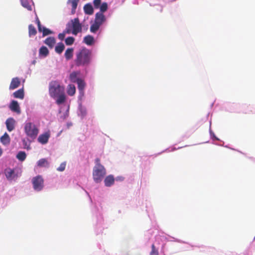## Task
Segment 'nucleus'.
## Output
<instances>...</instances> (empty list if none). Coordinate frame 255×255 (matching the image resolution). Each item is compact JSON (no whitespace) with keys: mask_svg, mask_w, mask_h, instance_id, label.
<instances>
[{"mask_svg":"<svg viewBox=\"0 0 255 255\" xmlns=\"http://www.w3.org/2000/svg\"><path fill=\"white\" fill-rule=\"evenodd\" d=\"M33 189L37 191H41L44 187V179L41 175H37L32 179Z\"/></svg>","mask_w":255,"mask_h":255,"instance_id":"obj_6","label":"nucleus"},{"mask_svg":"<svg viewBox=\"0 0 255 255\" xmlns=\"http://www.w3.org/2000/svg\"><path fill=\"white\" fill-rule=\"evenodd\" d=\"M9 107L12 111L16 112L17 114L20 113V109L17 101L13 100L9 105Z\"/></svg>","mask_w":255,"mask_h":255,"instance_id":"obj_10","label":"nucleus"},{"mask_svg":"<svg viewBox=\"0 0 255 255\" xmlns=\"http://www.w3.org/2000/svg\"><path fill=\"white\" fill-rule=\"evenodd\" d=\"M13 96L15 98L23 99L24 98V91L23 89H20L13 94Z\"/></svg>","mask_w":255,"mask_h":255,"instance_id":"obj_20","label":"nucleus"},{"mask_svg":"<svg viewBox=\"0 0 255 255\" xmlns=\"http://www.w3.org/2000/svg\"><path fill=\"white\" fill-rule=\"evenodd\" d=\"M92 59V51L84 47H82L76 53V58L74 60V62L78 67H87L90 64Z\"/></svg>","mask_w":255,"mask_h":255,"instance_id":"obj_1","label":"nucleus"},{"mask_svg":"<svg viewBox=\"0 0 255 255\" xmlns=\"http://www.w3.org/2000/svg\"><path fill=\"white\" fill-rule=\"evenodd\" d=\"M20 81L18 78L15 77L14 78H12L10 83V84L9 85V89L10 90H13L17 87H18L20 85Z\"/></svg>","mask_w":255,"mask_h":255,"instance_id":"obj_12","label":"nucleus"},{"mask_svg":"<svg viewBox=\"0 0 255 255\" xmlns=\"http://www.w3.org/2000/svg\"><path fill=\"white\" fill-rule=\"evenodd\" d=\"M49 137L50 134L48 132H46L40 135L38 137L37 140L39 142L42 144H45L48 142Z\"/></svg>","mask_w":255,"mask_h":255,"instance_id":"obj_13","label":"nucleus"},{"mask_svg":"<svg viewBox=\"0 0 255 255\" xmlns=\"http://www.w3.org/2000/svg\"><path fill=\"white\" fill-rule=\"evenodd\" d=\"M67 34V32H65V30L63 31V33H59L58 34V38L61 40H63L65 36V34Z\"/></svg>","mask_w":255,"mask_h":255,"instance_id":"obj_38","label":"nucleus"},{"mask_svg":"<svg viewBox=\"0 0 255 255\" xmlns=\"http://www.w3.org/2000/svg\"><path fill=\"white\" fill-rule=\"evenodd\" d=\"M115 182V179L113 175H109L106 177L104 180L105 185L106 186L110 187L112 186Z\"/></svg>","mask_w":255,"mask_h":255,"instance_id":"obj_16","label":"nucleus"},{"mask_svg":"<svg viewBox=\"0 0 255 255\" xmlns=\"http://www.w3.org/2000/svg\"><path fill=\"white\" fill-rule=\"evenodd\" d=\"M5 174L6 178L10 181L16 180L18 176L17 173H15L13 169L10 168L5 170Z\"/></svg>","mask_w":255,"mask_h":255,"instance_id":"obj_7","label":"nucleus"},{"mask_svg":"<svg viewBox=\"0 0 255 255\" xmlns=\"http://www.w3.org/2000/svg\"><path fill=\"white\" fill-rule=\"evenodd\" d=\"M15 121L13 118H8L6 120L5 124L6 128L9 131H11L14 129Z\"/></svg>","mask_w":255,"mask_h":255,"instance_id":"obj_11","label":"nucleus"},{"mask_svg":"<svg viewBox=\"0 0 255 255\" xmlns=\"http://www.w3.org/2000/svg\"><path fill=\"white\" fill-rule=\"evenodd\" d=\"M150 255H158V251L156 249L154 244L151 246V251L150 253Z\"/></svg>","mask_w":255,"mask_h":255,"instance_id":"obj_36","label":"nucleus"},{"mask_svg":"<svg viewBox=\"0 0 255 255\" xmlns=\"http://www.w3.org/2000/svg\"><path fill=\"white\" fill-rule=\"evenodd\" d=\"M106 19L104 14L102 12H98L95 15L94 22L101 26L106 21Z\"/></svg>","mask_w":255,"mask_h":255,"instance_id":"obj_8","label":"nucleus"},{"mask_svg":"<svg viewBox=\"0 0 255 255\" xmlns=\"http://www.w3.org/2000/svg\"><path fill=\"white\" fill-rule=\"evenodd\" d=\"M24 128L26 135L33 139L36 137L39 132L38 128L31 122L25 123Z\"/></svg>","mask_w":255,"mask_h":255,"instance_id":"obj_5","label":"nucleus"},{"mask_svg":"<svg viewBox=\"0 0 255 255\" xmlns=\"http://www.w3.org/2000/svg\"><path fill=\"white\" fill-rule=\"evenodd\" d=\"M44 42L49 48H52L56 43V40L54 37H49L44 40Z\"/></svg>","mask_w":255,"mask_h":255,"instance_id":"obj_14","label":"nucleus"},{"mask_svg":"<svg viewBox=\"0 0 255 255\" xmlns=\"http://www.w3.org/2000/svg\"><path fill=\"white\" fill-rule=\"evenodd\" d=\"M64 48L65 46L64 44L62 42H59L58 43L57 45L56 46L55 48V52L58 54H61L64 50Z\"/></svg>","mask_w":255,"mask_h":255,"instance_id":"obj_26","label":"nucleus"},{"mask_svg":"<svg viewBox=\"0 0 255 255\" xmlns=\"http://www.w3.org/2000/svg\"><path fill=\"white\" fill-rule=\"evenodd\" d=\"M95 42L94 38L91 35H86L84 37L83 42L87 45H92Z\"/></svg>","mask_w":255,"mask_h":255,"instance_id":"obj_15","label":"nucleus"},{"mask_svg":"<svg viewBox=\"0 0 255 255\" xmlns=\"http://www.w3.org/2000/svg\"><path fill=\"white\" fill-rule=\"evenodd\" d=\"M73 51L74 49L73 48H69L66 50L64 55L66 60H69L73 57Z\"/></svg>","mask_w":255,"mask_h":255,"instance_id":"obj_22","label":"nucleus"},{"mask_svg":"<svg viewBox=\"0 0 255 255\" xmlns=\"http://www.w3.org/2000/svg\"><path fill=\"white\" fill-rule=\"evenodd\" d=\"M67 94L70 96H73L76 92V88L74 85L70 84L68 86Z\"/></svg>","mask_w":255,"mask_h":255,"instance_id":"obj_25","label":"nucleus"},{"mask_svg":"<svg viewBox=\"0 0 255 255\" xmlns=\"http://www.w3.org/2000/svg\"><path fill=\"white\" fill-rule=\"evenodd\" d=\"M2 153V149L0 147V156L1 155Z\"/></svg>","mask_w":255,"mask_h":255,"instance_id":"obj_41","label":"nucleus"},{"mask_svg":"<svg viewBox=\"0 0 255 255\" xmlns=\"http://www.w3.org/2000/svg\"><path fill=\"white\" fill-rule=\"evenodd\" d=\"M26 157V154L24 151H19L16 155V158L20 161H24Z\"/></svg>","mask_w":255,"mask_h":255,"instance_id":"obj_30","label":"nucleus"},{"mask_svg":"<svg viewBox=\"0 0 255 255\" xmlns=\"http://www.w3.org/2000/svg\"><path fill=\"white\" fill-rule=\"evenodd\" d=\"M56 98H57L56 101L57 104L60 105L64 103L66 99L64 92L59 94Z\"/></svg>","mask_w":255,"mask_h":255,"instance_id":"obj_24","label":"nucleus"},{"mask_svg":"<svg viewBox=\"0 0 255 255\" xmlns=\"http://www.w3.org/2000/svg\"><path fill=\"white\" fill-rule=\"evenodd\" d=\"M75 41V38L73 37L69 36L66 38L65 42L67 45H72Z\"/></svg>","mask_w":255,"mask_h":255,"instance_id":"obj_33","label":"nucleus"},{"mask_svg":"<svg viewBox=\"0 0 255 255\" xmlns=\"http://www.w3.org/2000/svg\"><path fill=\"white\" fill-rule=\"evenodd\" d=\"M82 27L80 23L79 19L78 17L71 19L66 24L65 32L67 34L72 33L76 35L79 32H82Z\"/></svg>","mask_w":255,"mask_h":255,"instance_id":"obj_3","label":"nucleus"},{"mask_svg":"<svg viewBox=\"0 0 255 255\" xmlns=\"http://www.w3.org/2000/svg\"><path fill=\"white\" fill-rule=\"evenodd\" d=\"M37 33V31L35 27L32 24H30L28 26V34L29 36L35 35Z\"/></svg>","mask_w":255,"mask_h":255,"instance_id":"obj_28","label":"nucleus"},{"mask_svg":"<svg viewBox=\"0 0 255 255\" xmlns=\"http://www.w3.org/2000/svg\"><path fill=\"white\" fill-rule=\"evenodd\" d=\"M77 75H78V73L76 72H73L70 74L69 78H70V81L72 82L77 83L78 82V80L81 79L77 78Z\"/></svg>","mask_w":255,"mask_h":255,"instance_id":"obj_27","label":"nucleus"},{"mask_svg":"<svg viewBox=\"0 0 255 255\" xmlns=\"http://www.w3.org/2000/svg\"><path fill=\"white\" fill-rule=\"evenodd\" d=\"M96 165L93 168V177L94 181L100 183L106 174L105 167L100 163V159L97 158L95 159Z\"/></svg>","mask_w":255,"mask_h":255,"instance_id":"obj_2","label":"nucleus"},{"mask_svg":"<svg viewBox=\"0 0 255 255\" xmlns=\"http://www.w3.org/2000/svg\"><path fill=\"white\" fill-rule=\"evenodd\" d=\"M101 0H94L93 4L95 8H99L101 5Z\"/></svg>","mask_w":255,"mask_h":255,"instance_id":"obj_37","label":"nucleus"},{"mask_svg":"<svg viewBox=\"0 0 255 255\" xmlns=\"http://www.w3.org/2000/svg\"><path fill=\"white\" fill-rule=\"evenodd\" d=\"M36 22H37V26H38V31L39 32H41L42 31V28L41 25V23H40V22L39 21V20L38 19V18H37L36 19Z\"/></svg>","mask_w":255,"mask_h":255,"instance_id":"obj_39","label":"nucleus"},{"mask_svg":"<svg viewBox=\"0 0 255 255\" xmlns=\"http://www.w3.org/2000/svg\"><path fill=\"white\" fill-rule=\"evenodd\" d=\"M22 5L26 8L28 10H31L32 7L31 5L30 4V3L29 2V0H22L20 1Z\"/></svg>","mask_w":255,"mask_h":255,"instance_id":"obj_29","label":"nucleus"},{"mask_svg":"<svg viewBox=\"0 0 255 255\" xmlns=\"http://www.w3.org/2000/svg\"><path fill=\"white\" fill-rule=\"evenodd\" d=\"M49 50L47 48L44 46H42L40 49L39 51V54L40 56H43L44 57L48 56L49 54Z\"/></svg>","mask_w":255,"mask_h":255,"instance_id":"obj_23","label":"nucleus"},{"mask_svg":"<svg viewBox=\"0 0 255 255\" xmlns=\"http://www.w3.org/2000/svg\"><path fill=\"white\" fill-rule=\"evenodd\" d=\"M66 165V162L65 161L61 163L60 164L59 167H58L57 168V170L58 171H60V172L63 171L65 169Z\"/></svg>","mask_w":255,"mask_h":255,"instance_id":"obj_35","label":"nucleus"},{"mask_svg":"<svg viewBox=\"0 0 255 255\" xmlns=\"http://www.w3.org/2000/svg\"><path fill=\"white\" fill-rule=\"evenodd\" d=\"M41 32H42V36L43 37L45 36L46 35H48L49 34H51L53 33V32L52 31H51V30H50L45 27H43L42 28Z\"/></svg>","mask_w":255,"mask_h":255,"instance_id":"obj_32","label":"nucleus"},{"mask_svg":"<svg viewBox=\"0 0 255 255\" xmlns=\"http://www.w3.org/2000/svg\"><path fill=\"white\" fill-rule=\"evenodd\" d=\"M22 142L24 146V148H27V149H30L29 145H27V141L25 139H23Z\"/></svg>","mask_w":255,"mask_h":255,"instance_id":"obj_40","label":"nucleus"},{"mask_svg":"<svg viewBox=\"0 0 255 255\" xmlns=\"http://www.w3.org/2000/svg\"><path fill=\"white\" fill-rule=\"evenodd\" d=\"M63 92H64V87L61 86L57 81H52L49 83V93L52 98H56Z\"/></svg>","mask_w":255,"mask_h":255,"instance_id":"obj_4","label":"nucleus"},{"mask_svg":"<svg viewBox=\"0 0 255 255\" xmlns=\"http://www.w3.org/2000/svg\"><path fill=\"white\" fill-rule=\"evenodd\" d=\"M84 10L86 14L91 15L94 12L92 5L90 3H87L84 6Z\"/></svg>","mask_w":255,"mask_h":255,"instance_id":"obj_18","label":"nucleus"},{"mask_svg":"<svg viewBox=\"0 0 255 255\" xmlns=\"http://www.w3.org/2000/svg\"><path fill=\"white\" fill-rule=\"evenodd\" d=\"M80 0H68L67 4L72 6L71 14H74Z\"/></svg>","mask_w":255,"mask_h":255,"instance_id":"obj_9","label":"nucleus"},{"mask_svg":"<svg viewBox=\"0 0 255 255\" xmlns=\"http://www.w3.org/2000/svg\"><path fill=\"white\" fill-rule=\"evenodd\" d=\"M100 27V25L94 22L90 27V31L92 33H96L99 29Z\"/></svg>","mask_w":255,"mask_h":255,"instance_id":"obj_31","label":"nucleus"},{"mask_svg":"<svg viewBox=\"0 0 255 255\" xmlns=\"http://www.w3.org/2000/svg\"><path fill=\"white\" fill-rule=\"evenodd\" d=\"M10 138L8 134L5 132L4 134L0 137V142L4 145L9 144Z\"/></svg>","mask_w":255,"mask_h":255,"instance_id":"obj_17","label":"nucleus"},{"mask_svg":"<svg viewBox=\"0 0 255 255\" xmlns=\"http://www.w3.org/2000/svg\"><path fill=\"white\" fill-rule=\"evenodd\" d=\"M100 9V12L103 13L104 12L106 11L108 9V4L107 2H103L99 7Z\"/></svg>","mask_w":255,"mask_h":255,"instance_id":"obj_34","label":"nucleus"},{"mask_svg":"<svg viewBox=\"0 0 255 255\" xmlns=\"http://www.w3.org/2000/svg\"><path fill=\"white\" fill-rule=\"evenodd\" d=\"M77 83L78 84V88L79 90L80 94L83 95L84 89L85 86V83L83 80L80 79L78 80Z\"/></svg>","mask_w":255,"mask_h":255,"instance_id":"obj_21","label":"nucleus"},{"mask_svg":"<svg viewBox=\"0 0 255 255\" xmlns=\"http://www.w3.org/2000/svg\"><path fill=\"white\" fill-rule=\"evenodd\" d=\"M37 164L39 167H48L49 165V162L46 159L41 158L37 161Z\"/></svg>","mask_w":255,"mask_h":255,"instance_id":"obj_19","label":"nucleus"}]
</instances>
